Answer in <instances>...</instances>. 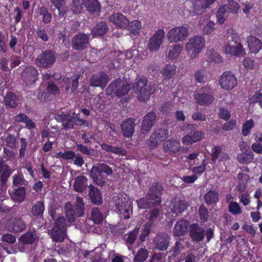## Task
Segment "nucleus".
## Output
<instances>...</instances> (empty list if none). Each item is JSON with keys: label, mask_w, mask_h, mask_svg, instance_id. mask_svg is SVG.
<instances>
[{"label": "nucleus", "mask_w": 262, "mask_h": 262, "mask_svg": "<svg viewBox=\"0 0 262 262\" xmlns=\"http://www.w3.org/2000/svg\"><path fill=\"white\" fill-rule=\"evenodd\" d=\"M64 210L68 221L70 223L75 222L76 217H81L84 214L85 208L82 198L76 197L74 205L71 202L66 203Z\"/></svg>", "instance_id": "obj_1"}, {"label": "nucleus", "mask_w": 262, "mask_h": 262, "mask_svg": "<svg viewBox=\"0 0 262 262\" xmlns=\"http://www.w3.org/2000/svg\"><path fill=\"white\" fill-rule=\"evenodd\" d=\"M116 209L125 219L130 217L133 213L132 201L128 196L124 193H119L113 197Z\"/></svg>", "instance_id": "obj_2"}, {"label": "nucleus", "mask_w": 262, "mask_h": 262, "mask_svg": "<svg viewBox=\"0 0 262 262\" xmlns=\"http://www.w3.org/2000/svg\"><path fill=\"white\" fill-rule=\"evenodd\" d=\"M131 89V85L126 82L117 78L111 82L105 90L107 95L115 94V96L121 97L129 92Z\"/></svg>", "instance_id": "obj_3"}, {"label": "nucleus", "mask_w": 262, "mask_h": 262, "mask_svg": "<svg viewBox=\"0 0 262 262\" xmlns=\"http://www.w3.org/2000/svg\"><path fill=\"white\" fill-rule=\"evenodd\" d=\"M227 42L224 46L225 52L234 56L243 55V47L239 42V38L236 35L232 34L227 38Z\"/></svg>", "instance_id": "obj_4"}, {"label": "nucleus", "mask_w": 262, "mask_h": 262, "mask_svg": "<svg viewBox=\"0 0 262 262\" xmlns=\"http://www.w3.org/2000/svg\"><path fill=\"white\" fill-rule=\"evenodd\" d=\"M205 41L201 36H195L189 39L186 49L190 54V57L194 59L204 47Z\"/></svg>", "instance_id": "obj_5"}, {"label": "nucleus", "mask_w": 262, "mask_h": 262, "mask_svg": "<svg viewBox=\"0 0 262 262\" xmlns=\"http://www.w3.org/2000/svg\"><path fill=\"white\" fill-rule=\"evenodd\" d=\"M56 59L55 52L47 50L38 55L36 59V65L40 68H48L52 66Z\"/></svg>", "instance_id": "obj_6"}, {"label": "nucleus", "mask_w": 262, "mask_h": 262, "mask_svg": "<svg viewBox=\"0 0 262 262\" xmlns=\"http://www.w3.org/2000/svg\"><path fill=\"white\" fill-rule=\"evenodd\" d=\"M188 28L182 26L173 28L170 30L167 34V36L170 42H177L185 40L188 36Z\"/></svg>", "instance_id": "obj_7"}, {"label": "nucleus", "mask_w": 262, "mask_h": 262, "mask_svg": "<svg viewBox=\"0 0 262 262\" xmlns=\"http://www.w3.org/2000/svg\"><path fill=\"white\" fill-rule=\"evenodd\" d=\"M203 92L194 95L196 102L200 105H209L214 100L213 90L210 87L202 88Z\"/></svg>", "instance_id": "obj_8"}, {"label": "nucleus", "mask_w": 262, "mask_h": 262, "mask_svg": "<svg viewBox=\"0 0 262 262\" xmlns=\"http://www.w3.org/2000/svg\"><path fill=\"white\" fill-rule=\"evenodd\" d=\"M109 80L108 76L104 72L100 71L91 76L89 84L92 87H99L103 89Z\"/></svg>", "instance_id": "obj_9"}, {"label": "nucleus", "mask_w": 262, "mask_h": 262, "mask_svg": "<svg viewBox=\"0 0 262 262\" xmlns=\"http://www.w3.org/2000/svg\"><path fill=\"white\" fill-rule=\"evenodd\" d=\"M168 132L166 128H158L151 135L148 146L150 149H153L158 146L159 142L165 140L168 137Z\"/></svg>", "instance_id": "obj_10"}, {"label": "nucleus", "mask_w": 262, "mask_h": 262, "mask_svg": "<svg viewBox=\"0 0 262 262\" xmlns=\"http://www.w3.org/2000/svg\"><path fill=\"white\" fill-rule=\"evenodd\" d=\"M90 36L88 34L79 33L75 35L72 40V48L77 51H82L89 44Z\"/></svg>", "instance_id": "obj_11"}, {"label": "nucleus", "mask_w": 262, "mask_h": 262, "mask_svg": "<svg viewBox=\"0 0 262 262\" xmlns=\"http://www.w3.org/2000/svg\"><path fill=\"white\" fill-rule=\"evenodd\" d=\"M163 191V187L161 184L158 182H154L150 187L148 192L146 194V198L154 201V203L159 205L161 203V195Z\"/></svg>", "instance_id": "obj_12"}, {"label": "nucleus", "mask_w": 262, "mask_h": 262, "mask_svg": "<svg viewBox=\"0 0 262 262\" xmlns=\"http://www.w3.org/2000/svg\"><path fill=\"white\" fill-rule=\"evenodd\" d=\"M157 115L154 112L148 113L144 117L140 127L141 134H146L150 130L157 122Z\"/></svg>", "instance_id": "obj_13"}, {"label": "nucleus", "mask_w": 262, "mask_h": 262, "mask_svg": "<svg viewBox=\"0 0 262 262\" xmlns=\"http://www.w3.org/2000/svg\"><path fill=\"white\" fill-rule=\"evenodd\" d=\"M221 87L227 90L233 89L237 84L236 77L230 72H225L220 80Z\"/></svg>", "instance_id": "obj_14"}, {"label": "nucleus", "mask_w": 262, "mask_h": 262, "mask_svg": "<svg viewBox=\"0 0 262 262\" xmlns=\"http://www.w3.org/2000/svg\"><path fill=\"white\" fill-rule=\"evenodd\" d=\"M11 173L9 166L4 161H0V193L6 190L7 183Z\"/></svg>", "instance_id": "obj_15"}, {"label": "nucleus", "mask_w": 262, "mask_h": 262, "mask_svg": "<svg viewBox=\"0 0 262 262\" xmlns=\"http://www.w3.org/2000/svg\"><path fill=\"white\" fill-rule=\"evenodd\" d=\"M164 31L160 29L156 31L149 40V50L151 51H157L161 45L164 37Z\"/></svg>", "instance_id": "obj_16"}, {"label": "nucleus", "mask_w": 262, "mask_h": 262, "mask_svg": "<svg viewBox=\"0 0 262 262\" xmlns=\"http://www.w3.org/2000/svg\"><path fill=\"white\" fill-rule=\"evenodd\" d=\"M38 72L33 67H27L23 71L21 77L27 84L34 83L37 78Z\"/></svg>", "instance_id": "obj_17"}, {"label": "nucleus", "mask_w": 262, "mask_h": 262, "mask_svg": "<svg viewBox=\"0 0 262 262\" xmlns=\"http://www.w3.org/2000/svg\"><path fill=\"white\" fill-rule=\"evenodd\" d=\"M169 237L165 233L159 232L154 238V243L156 249L160 251H164L168 247Z\"/></svg>", "instance_id": "obj_18"}, {"label": "nucleus", "mask_w": 262, "mask_h": 262, "mask_svg": "<svg viewBox=\"0 0 262 262\" xmlns=\"http://www.w3.org/2000/svg\"><path fill=\"white\" fill-rule=\"evenodd\" d=\"M188 206L189 204L186 201L174 199L170 202L169 207L171 212L178 215L185 210Z\"/></svg>", "instance_id": "obj_19"}, {"label": "nucleus", "mask_w": 262, "mask_h": 262, "mask_svg": "<svg viewBox=\"0 0 262 262\" xmlns=\"http://www.w3.org/2000/svg\"><path fill=\"white\" fill-rule=\"evenodd\" d=\"M160 214V210L157 208L150 209L146 215L147 221L143 229H151L155 227V222Z\"/></svg>", "instance_id": "obj_20"}, {"label": "nucleus", "mask_w": 262, "mask_h": 262, "mask_svg": "<svg viewBox=\"0 0 262 262\" xmlns=\"http://www.w3.org/2000/svg\"><path fill=\"white\" fill-rule=\"evenodd\" d=\"M108 20L121 28H125L128 25V19L121 13H115L109 16Z\"/></svg>", "instance_id": "obj_21"}, {"label": "nucleus", "mask_w": 262, "mask_h": 262, "mask_svg": "<svg viewBox=\"0 0 262 262\" xmlns=\"http://www.w3.org/2000/svg\"><path fill=\"white\" fill-rule=\"evenodd\" d=\"M135 120L129 118L123 121L121 124V128L123 134L126 137H130L133 136L135 129Z\"/></svg>", "instance_id": "obj_22"}, {"label": "nucleus", "mask_w": 262, "mask_h": 262, "mask_svg": "<svg viewBox=\"0 0 262 262\" xmlns=\"http://www.w3.org/2000/svg\"><path fill=\"white\" fill-rule=\"evenodd\" d=\"M203 136L202 132L196 130H192L183 138V142L186 144H191L201 140Z\"/></svg>", "instance_id": "obj_23"}, {"label": "nucleus", "mask_w": 262, "mask_h": 262, "mask_svg": "<svg viewBox=\"0 0 262 262\" xmlns=\"http://www.w3.org/2000/svg\"><path fill=\"white\" fill-rule=\"evenodd\" d=\"M89 196L94 204H101L102 202V195L100 190L96 187L91 184L88 186Z\"/></svg>", "instance_id": "obj_24"}, {"label": "nucleus", "mask_w": 262, "mask_h": 262, "mask_svg": "<svg viewBox=\"0 0 262 262\" xmlns=\"http://www.w3.org/2000/svg\"><path fill=\"white\" fill-rule=\"evenodd\" d=\"M55 119L57 121L62 122L64 128L66 129L73 128V116H71L69 114H56L55 116Z\"/></svg>", "instance_id": "obj_25"}, {"label": "nucleus", "mask_w": 262, "mask_h": 262, "mask_svg": "<svg viewBox=\"0 0 262 262\" xmlns=\"http://www.w3.org/2000/svg\"><path fill=\"white\" fill-rule=\"evenodd\" d=\"M248 48L251 53L256 54L262 48V42L259 39L253 36L247 38Z\"/></svg>", "instance_id": "obj_26"}, {"label": "nucleus", "mask_w": 262, "mask_h": 262, "mask_svg": "<svg viewBox=\"0 0 262 262\" xmlns=\"http://www.w3.org/2000/svg\"><path fill=\"white\" fill-rule=\"evenodd\" d=\"M9 192L12 199L17 203L23 202L26 198V190L24 187H19L17 189H13Z\"/></svg>", "instance_id": "obj_27"}, {"label": "nucleus", "mask_w": 262, "mask_h": 262, "mask_svg": "<svg viewBox=\"0 0 262 262\" xmlns=\"http://www.w3.org/2000/svg\"><path fill=\"white\" fill-rule=\"evenodd\" d=\"M88 186V179L83 176H79L75 178L73 185L74 189L78 192H82Z\"/></svg>", "instance_id": "obj_28"}, {"label": "nucleus", "mask_w": 262, "mask_h": 262, "mask_svg": "<svg viewBox=\"0 0 262 262\" xmlns=\"http://www.w3.org/2000/svg\"><path fill=\"white\" fill-rule=\"evenodd\" d=\"M37 238L35 230L32 232L28 230V232L20 236L19 241L24 245H32L37 240Z\"/></svg>", "instance_id": "obj_29"}, {"label": "nucleus", "mask_w": 262, "mask_h": 262, "mask_svg": "<svg viewBox=\"0 0 262 262\" xmlns=\"http://www.w3.org/2000/svg\"><path fill=\"white\" fill-rule=\"evenodd\" d=\"M90 174L94 182L98 185L102 186L105 184V179L102 173L96 167L93 166L90 171Z\"/></svg>", "instance_id": "obj_30"}, {"label": "nucleus", "mask_w": 262, "mask_h": 262, "mask_svg": "<svg viewBox=\"0 0 262 262\" xmlns=\"http://www.w3.org/2000/svg\"><path fill=\"white\" fill-rule=\"evenodd\" d=\"M4 103L7 108H14L18 104V99L12 92L8 93L4 97Z\"/></svg>", "instance_id": "obj_31"}, {"label": "nucleus", "mask_w": 262, "mask_h": 262, "mask_svg": "<svg viewBox=\"0 0 262 262\" xmlns=\"http://www.w3.org/2000/svg\"><path fill=\"white\" fill-rule=\"evenodd\" d=\"M164 149L166 152L176 153L180 149V144L177 140H168L164 144Z\"/></svg>", "instance_id": "obj_32"}, {"label": "nucleus", "mask_w": 262, "mask_h": 262, "mask_svg": "<svg viewBox=\"0 0 262 262\" xmlns=\"http://www.w3.org/2000/svg\"><path fill=\"white\" fill-rule=\"evenodd\" d=\"M84 4L88 11L93 14H98L100 5L97 0H84Z\"/></svg>", "instance_id": "obj_33"}, {"label": "nucleus", "mask_w": 262, "mask_h": 262, "mask_svg": "<svg viewBox=\"0 0 262 262\" xmlns=\"http://www.w3.org/2000/svg\"><path fill=\"white\" fill-rule=\"evenodd\" d=\"M155 91L154 86L149 84L147 88L138 92L137 96L138 100L143 102L147 101L149 99L150 95L154 93Z\"/></svg>", "instance_id": "obj_34"}, {"label": "nucleus", "mask_w": 262, "mask_h": 262, "mask_svg": "<svg viewBox=\"0 0 262 262\" xmlns=\"http://www.w3.org/2000/svg\"><path fill=\"white\" fill-rule=\"evenodd\" d=\"M207 7L203 0L195 1L193 4L192 10L190 13L192 16L201 15L204 13Z\"/></svg>", "instance_id": "obj_35"}, {"label": "nucleus", "mask_w": 262, "mask_h": 262, "mask_svg": "<svg viewBox=\"0 0 262 262\" xmlns=\"http://www.w3.org/2000/svg\"><path fill=\"white\" fill-rule=\"evenodd\" d=\"M108 28L106 24L104 21L98 23L95 27L92 30V34L94 36H103L106 33Z\"/></svg>", "instance_id": "obj_36"}, {"label": "nucleus", "mask_w": 262, "mask_h": 262, "mask_svg": "<svg viewBox=\"0 0 262 262\" xmlns=\"http://www.w3.org/2000/svg\"><path fill=\"white\" fill-rule=\"evenodd\" d=\"M229 15L228 7L226 5L220 7L216 12V17L218 22L223 24L227 19Z\"/></svg>", "instance_id": "obj_37"}, {"label": "nucleus", "mask_w": 262, "mask_h": 262, "mask_svg": "<svg viewBox=\"0 0 262 262\" xmlns=\"http://www.w3.org/2000/svg\"><path fill=\"white\" fill-rule=\"evenodd\" d=\"M102 149L107 152H111L119 155H125L126 151L122 148L113 146L106 143H102L101 145Z\"/></svg>", "instance_id": "obj_38"}, {"label": "nucleus", "mask_w": 262, "mask_h": 262, "mask_svg": "<svg viewBox=\"0 0 262 262\" xmlns=\"http://www.w3.org/2000/svg\"><path fill=\"white\" fill-rule=\"evenodd\" d=\"M53 240L56 242H62L67 236V230H49Z\"/></svg>", "instance_id": "obj_39"}, {"label": "nucleus", "mask_w": 262, "mask_h": 262, "mask_svg": "<svg viewBox=\"0 0 262 262\" xmlns=\"http://www.w3.org/2000/svg\"><path fill=\"white\" fill-rule=\"evenodd\" d=\"M204 200L208 205L215 204L219 200V193L215 191L209 190L205 194Z\"/></svg>", "instance_id": "obj_40"}, {"label": "nucleus", "mask_w": 262, "mask_h": 262, "mask_svg": "<svg viewBox=\"0 0 262 262\" xmlns=\"http://www.w3.org/2000/svg\"><path fill=\"white\" fill-rule=\"evenodd\" d=\"M162 76L165 79L171 78L176 74V67L174 65L167 64L162 71Z\"/></svg>", "instance_id": "obj_41"}, {"label": "nucleus", "mask_w": 262, "mask_h": 262, "mask_svg": "<svg viewBox=\"0 0 262 262\" xmlns=\"http://www.w3.org/2000/svg\"><path fill=\"white\" fill-rule=\"evenodd\" d=\"M45 210L44 203L42 201H38L32 206L31 212L33 215L39 216L42 215Z\"/></svg>", "instance_id": "obj_42"}, {"label": "nucleus", "mask_w": 262, "mask_h": 262, "mask_svg": "<svg viewBox=\"0 0 262 262\" xmlns=\"http://www.w3.org/2000/svg\"><path fill=\"white\" fill-rule=\"evenodd\" d=\"M237 178L239 180L238 190L240 192H243L247 187V183L249 180V176L246 173H239L238 174Z\"/></svg>", "instance_id": "obj_43"}, {"label": "nucleus", "mask_w": 262, "mask_h": 262, "mask_svg": "<svg viewBox=\"0 0 262 262\" xmlns=\"http://www.w3.org/2000/svg\"><path fill=\"white\" fill-rule=\"evenodd\" d=\"M13 207L12 201L8 198H0V211L3 213L9 212Z\"/></svg>", "instance_id": "obj_44"}, {"label": "nucleus", "mask_w": 262, "mask_h": 262, "mask_svg": "<svg viewBox=\"0 0 262 262\" xmlns=\"http://www.w3.org/2000/svg\"><path fill=\"white\" fill-rule=\"evenodd\" d=\"M137 203L138 207L141 209L150 208L156 205V204L154 203V201L146 198V195L144 198H141L137 200Z\"/></svg>", "instance_id": "obj_45"}, {"label": "nucleus", "mask_w": 262, "mask_h": 262, "mask_svg": "<svg viewBox=\"0 0 262 262\" xmlns=\"http://www.w3.org/2000/svg\"><path fill=\"white\" fill-rule=\"evenodd\" d=\"M148 256L147 250L141 248L137 252L134 258V262H144Z\"/></svg>", "instance_id": "obj_46"}, {"label": "nucleus", "mask_w": 262, "mask_h": 262, "mask_svg": "<svg viewBox=\"0 0 262 262\" xmlns=\"http://www.w3.org/2000/svg\"><path fill=\"white\" fill-rule=\"evenodd\" d=\"M147 82L148 80L145 77L139 79L137 82L134 84L133 86V90L135 92L137 93L143 89H145L148 86Z\"/></svg>", "instance_id": "obj_47"}, {"label": "nucleus", "mask_w": 262, "mask_h": 262, "mask_svg": "<svg viewBox=\"0 0 262 262\" xmlns=\"http://www.w3.org/2000/svg\"><path fill=\"white\" fill-rule=\"evenodd\" d=\"M128 30L135 35L138 34L140 32L141 28V22L138 20H135L130 23L128 22V25L127 26Z\"/></svg>", "instance_id": "obj_48"}, {"label": "nucleus", "mask_w": 262, "mask_h": 262, "mask_svg": "<svg viewBox=\"0 0 262 262\" xmlns=\"http://www.w3.org/2000/svg\"><path fill=\"white\" fill-rule=\"evenodd\" d=\"M254 158V155L252 151L250 152H243V154H239L237 159L239 162L243 163H247L251 162Z\"/></svg>", "instance_id": "obj_49"}, {"label": "nucleus", "mask_w": 262, "mask_h": 262, "mask_svg": "<svg viewBox=\"0 0 262 262\" xmlns=\"http://www.w3.org/2000/svg\"><path fill=\"white\" fill-rule=\"evenodd\" d=\"M139 230H132L129 233L126 234L124 236V239L127 244L133 245L138 234Z\"/></svg>", "instance_id": "obj_50"}, {"label": "nucleus", "mask_w": 262, "mask_h": 262, "mask_svg": "<svg viewBox=\"0 0 262 262\" xmlns=\"http://www.w3.org/2000/svg\"><path fill=\"white\" fill-rule=\"evenodd\" d=\"M198 213L200 216L201 223H205L207 222L209 217V212L207 208L204 204H202L199 209Z\"/></svg>", "instance_id": "obj_51"}, {"label": "nucleus", "mask_w": 262, "mask_h": 262, "mask_svg": "<svg viewBox=\"0 0 262 262\" xmlns=\"http://www.w3.org/2000/svg\"><path fill=\"white\" fill-rule=\"evenodd\" d=\"M183 49V46L181 45L178 44L174 46L172 49L170 50L168 57L170 59H173L178 56Z\"/></svg>", "instance_id": "obj_52"}, {"label": "nucleus", "mask_w": 262, "mask_h": 262, "mask_svg": "<svg viewBox=\"0 0 262 262\" xmlns=\"http://www.w3.org/2000/svg\"><path fill=\"white\" fill-rule=\"evenodd\" d=\"M90 219L96 224H99L103 220V214L99 212L97 208H93L91 211Z\"/></svg>", "instance_id": "obj_53"}, {"label": "nucleus", "mask_w": 262, "mask_h": 262, "mask_svg": "<svg viewBox=\"0 0 262 262\" xmlns=\"http://www.w3.org/2000/svg\"><path fill=\"white\" fill-rule=\"evenodd\" d=\"M53 5L58 9L59 15H64L65 10V2L63 0H50Z\"/></svg>", "instance_id": "obj_54"}, {"label": "nucleus", "mask_w": 262, "mask_h": 262, "mask_svg": "<svg viewBox=\"0 0 262 262\" xmlns=\"http://www.w3.org/2000/svg\"><path fill=\"white\" fill-rule=\"evenodd\" d=\"M205 230H190V235L193 241H201L204 237Z\"/></svg>", "instance_id": "obj_55"}, {"label": "nucleus", "mask_w": 262, "mask_h": 262, "mask_svg": "<svg viewBox=\"0 0 262 262\" xmlns=\"http://www.w3.org/2000/svg\"><path fill=\"white\" fill-rule=\"evenodd\" d=\"M39 14L42 16V21L45 24H48L51 19V15L48 10L45 7L40 8Z\"/></svg>", "instance_id": "obj_56"}, {"label": "nucleus", "mask_w": 262, "mask_h": 262, "mask_svg": "<svg viewBox=\"0 0 262 262\" xmlns=\"http://www.w3.org/2000/svg\"><path fill=\"white\" fill-rule=\"evenodd\" d=\"M72 11L74 14L80 13L84 0H72Z\"/></svg>", "instance_id": "obj_57"}, {"label": "nucleus", "mask_w": 262, "mask_h": 262, "mask_svg": "<svg viewBox=\"0 0 262 262\" xmlns=\"http://www.w3.org/2000/svg\"><path fill=\"white\" fill-rule=\"evenodd\" d=\"M254 127V122L252 119L247 121L243 125L242 133L244 136H247L251 129Z\"/></svg>", "instance_id": "obj_58"}, {"label": "nucleus", "mask_w": 262, "mask_h": 262, "mask_svg": "<svg viewBox=\"0 0 262 262\" xmlns=\"http://www.w3.org/2000/svg\"><path fill=\"white\" fill-rule=\"evenodd\" d=\"M94 166L96 167V168H98L101 173H105L107 175H111L113 173L112 169L103 163H98Z\"/></svg>", "instance_id": "obj_59"}, {"label": "nucleus", "mask_w": 262, "mask_h": 262, "mask_svg": "<svg viewBox=\"0 0 262 262\" xmlns=\"http://www.w3.org/2000/svg\"><path fill=\"white\" fill-rule=\"evenodd\" d=\"M12 229H25L26 224L21 219H15L12 222Z\"/></svg>", "instance_id": "obj_60"}, {"label": "nucleus", "mask_w": 262, "mask_h": 262, "mask_svg": "<svg viewBox=\"0 0 262 262\" xmlns=\"http://www.w3.org/2000/svg\"><path fill=\"white\" fill-rule=\"evenodd\" d=\"M76 150L80 151L82 154L87 156H92L94 155V150L92 149H89L85 146L81 144H76Z\"/></svg>", "instance_id": "obj_61"}, {"label": "nucleus", "mask_w": 262, "mask_h": 262, "mask_svg": "<svg viewBox=\"0 0 262 262\" xmlns=\"http://www.w3.org/2000/svg\"><path fill=\"white\" fill-rule=\"evenodd\" d=\"M226 5L228 7V10L233 14H236L239 9V4L233 0H229L228 4Z\"/></svg>", "instance_id": "obj_62"}, {"label": "nucleus", "mask_w": 262, "mask_h": 262, "mask_svg": "<svg viewBox=\"0 0 262 262\" xmlns=\"http://www.w3.org/2000/svg\"><path fill=\"white\" fill-rule=\"evenodd\" d=\"M229 211L233 214H238L242 213L241 209L237 203L232 202L229 205Z\"/></svg>", "instance_id": "obj_63"}, {"label": "nucleus", "mask_w": 262, "mask_h": 262, "mask_svg": "<svg viewBox=\"0 0 262 262\" xmlns=\"http://www.w3.org/2000/svg\"><path fill=\"white\" fill-rule=\"evenodd\" d=\"M190 226L188 221L181 220L178 221L174 225V229H187Z\"/></svg>", "instance_id": "obj_64"}]
</instances>
